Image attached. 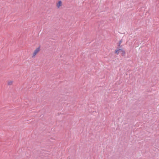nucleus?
Masks as SVG:
<instances>
[{"label": "nucleus", "mask_w": 159, "mask_h": 159, "mask_svg": "<svg viewBox=\"0 0 159 159\" xmlns=\"http://www.w3.org/2000/svg\"><path fill=\"white\" fill-rule=\"evenodd\" d=\"M119 50H120L118 49L116 50L115 51V53L117 55L119 53Z\"/></svg>", "instance_id": "423d86ee"}, {"label": "nucleus", "mask_w": 159, "mask_h": 159, "mask_svg": "<svg viewBox=\"0 0 159 159\" xmlns=\"http://www.w3.org/2000/svg\"><path fill=\"white\" fill-rule=\"evenodd\" d=\"M122 42V39L120 40L119 43H118V47L120 48H121L122 47V45H121V44Z\"/></svg>", "instance_id": "7ed1b4c3"}, {"label": "nucleus", "mask_w": 159, "mask_h": 159, "mask_svg": "<svg viewBox=\"0 0 159 159\" xmlns=\"http://www.w3.org/2000/svg\"><path fill=\"white\" fill-rule=\"evenodd\" d=\"M125 51L124 50L122 51V52H121V56L123 57H124L125 56Z\"/></svg>", "instance_id": "39448f33"}, {"label": "nucleus", "mask_w": 159, "mask_h": 159, "mask_svg": "<svg viewBox=\"0 0 159 159\" xmlns=\"http://www.w3.org/2000/svg\"><path fill=\"white\" fill-rule=\"evenodd\" d=\"M118 49H120V50H119V52H122V51H124V50H123L122 49H120V48H119Z\"/></svg>", "instance_id": "0eeeda50"}, {"label": "nucleus", "mask_w": 159, "mask_h": 159, "mask_svg": "<svg viewBox=\"0 0 159 159\" xmlns=\"http://www.w3.org/2000/svg\"><path fill=\"white\" fill-rule=\"evenodd\" d=\"M62 5V2L61 1H58L56 3V6L57 9H60Z\"/></svg>", "instance_id": "f03ea898"}, {"label": "nucleus", "mask_w": 159, "mask_h": 159, "mask_svg": "<svg viewBox=\"0 0 159 159\" xmlns=\"http://www.w3.org/2000/svg\"><path fill=\"white\" fill-rule=\"evenodd\" d=\"M13 81H12L10 80L8 82L7 84L9 85H11L13 84Z\"/></svg>", "instance_id": "20e7f679"}, {"label": "nucleus", "mask_w": 159, "mask_h": 159, "mask_svg": "<svg viewBox=\"0 0 159 159\" xmlns=\"http://www.w3.org/2000/svg\"><path fill=\"white\" fill-rule=\"evenodd\" d=\"M40 47H39L36 48L32 54V58H34L36 57L37 54L40 52Z\"/></svg>", "instance_id": "f257e3e1"}]
</instances>
